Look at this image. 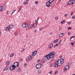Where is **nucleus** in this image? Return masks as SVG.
I'll list each match as a JSON object with an SVG mask.
<instances>
[{"label": "nucleus", "instance_id": "f257e3e1", "mask_svg": "<svg viewBox=\"0 0 75 75\" xmlns=\"http://www.w3.org/2000/svg\"><path fill=\"white\" fill-rule=\"evenodd\" d=\"M55 52H52L50 53H49V54L45 56L46 58H44L45 59V62L47 59H52V58H54L55 57Z\"/></svg>", "mask_w": 75, "mask_h": 75}, {"label": "nucleus", "instance_id": "f03ea898", "mask_svg": "<svg viewBox=\"0 0 75 75\" xmlns=\"http://www.w3.org/2000/svg\"><path fill=\"white\" fill-rule=\"evenodd\" d=\"M75 3V0H70L67 3V5H72Z\"/></svg>", "mask_w": 75, "mask_h": 75}, {"label": "nucleus", "instance_id": "7ed1b4c3", "mask_svg": "<svg viewBox=\"0 0 75 75\" xmlns=\"http://www.w3.org/2000/svg\"><path fill=\"white\" fill-rule=\"evenodd\" d=\"M42 64H37L36 66V68L37 69H39L40 68L42 67Z\"/></svg>", "mask_w": 75, "mask_h": 75}, {"label": "nucleus", "instance_id": "20e7f679", "mask_svg": "<svg viewBox=\"0 0 75 75\" xmlns=\"http://www.w3.org/2000/svg\"><path fill=\"white\" fill-rule=\"evenodd\" d=\"M13 65L15 68V67H18V62H16L13 64Z\"/></svg>", "mask_w": 75, "mask_h": 75}, {"label": "nucleus", "instance_id": "39448f33", "mask_svg": "<svg viewBox=\"0 0 75 75\" xmlns=\"http://www.w3.org/2000/svg\"><path fill=\"white\" fill-rule=\"evenodd\" d=\"M57 63H58V65L59 66L61 65H62V62H61V60H59L57 61Z\"/></svg>", "mask_w": 75, "mask_h": 75}, {"label": "nucleus", "instance_id": "423d86ee", "mask_svg": "<svg viewBox=\"0 0 75 75\" xmlns=\"http://www.w3.org/2000/svg\"><path fill=\"white\" fill-rule=\"evenodd\" d=\"M28 25L26 23H23L22 24V27L23 28H26L27 27Z\"/></svg>", "mask_w": 75, "mask_h": 75}, {"label": "nucleus", "instance_id": "0eeeda50", "mask_svg": "<svg viewBox=\"0 0 75 75\" xmlns=\"http://www.w3.org/2000/svg\"><path fill=\"white\" fill-rule=\"evenodd\" d=\"M15 68L14 67L13 65H12L10 67V69L11 70V71H13L14 69H15Z\"/></svg>", "mask_w": 75, "mask_h": 75}, {"label": "nucleus", "instance_id": "6e6552de", "mask_svg": "<svg viewBox=\"0 0 75 75\" xmlns=\"http://www.w3.org/2000/svg\"><path fill=\"white\" fill-rule=\"evenodd\" d=\"M51 5V3H50L49 2H47L46 3V6H47V7H50Z\"/></svg>", "mask_w": 75, "mask_h": 75}, {"label": "nucleus", "instance_id": "1a4fd4ad", "mask_svg": "<svg viewBox=\"0 0 75 75\" xmlns=\"http://www.w3.org/2000/svg\"><path fill=\"white\" fill-rule=\"evenodd\" d=\"M4 9V7L2 6H0V11H3Z\"/></svg>", "mask_w": 75, "mask_h": 75}, {"label": "nucleus", "instance_id": "9d476101", "mask_svg": "<svg viewBox=\"0 0 75 75\" xmlns=\"http://www.w3.org/2000/svg\"><path fill=\"white\" fill-rule=\"evenodd\" d=\"M37 51H35L33 52L32 53L33 56H35L36 54H37Z\"/></svg>", "mask_w": 75, "mask_h": 75}, {"label": "nucleus", "instance_id": "9b49d317", "mask_svg": "<svg viewBox=\"0 0 75 75\" xmlns=\"http://www.w3.org/2000/svg\"><path fill=\"white\" fill-rule=\"evenodd\" d=\"M28 59L30 61H32V60H33V59H32V57L31 56H28Z\"/></svg>", "mask_w": 75, "mask_h": 75}, {"label": "nucleus", "instance_id": "f8f14e48", "mask_svg": "<svg viewBox=\"0 0 75 75\" xmlns=\"http://www.w3.org/2000/svg\"><path fill=\"white\" fill-rule=\"evenodd\" d=\"M53 47V44L52 43L50 44L48 46L49 48H52V47Z\"/></svg>", "mask_w": 75, "mask_h": 75}, {"label": "nucleus", "instance_id": "ddd939ff", "mask_svg": "<svg viewBox=\"0 0 75 75\" xmlns=\"http://www.w3.org/2000/svg\"><path fill=\"white\" fill-rule=\"evenodd\" d=\"M58 63H57L56 62L55 64L54 65V67H55V68H57L58 66Z\"/></svg>", "mask_w": 75, "mask_h": 75}, {"label": "nucleus", "instance_id": "4468645a", "mask_svg": "<svg viewBox=\"0 0 75 75\" xmlns=\"http://www.w3.org/2000/svg\"><path fill=\"white\" fill-rule=\"evenodd\" d=\"M4 30H6L7 31H8V32H9V31H10V28H8L7 27L5 28Z\"/></svg>", "mask_w": 75, "mask_h": 75}, {"label": "nucleus", "instance_id": "2eb2a0df", "mask_svg": "<svg viewBox=\"0 0 75 75\" xmlns=\"http://www.w3.org/2000/svg\"><path fill=\"white\" fill-rule=\"evenodd\" d=\"M64 33H62L59 35V37H63V36H64Z\"/></svg>", "mask_w": 75, "mask_h": 75}, {"label": "nucleus", "instance_id": "dca6fc26", "mask_svg": "<svg viewBox=\"0 0 75 75\" xmlns=\"http://www.w3.org/2000/svg\"><path fill=\"white\" fill-rule=\"evenodd\" d=\"M59 60H61L60 62H62V64H63V63H64V59H60Z\"/></svg>", "mask_w": 75, "mask_h": 75}, {"label": "nucleus", "instance_id": "f3484780", "mask_svg": "<svg viewBox=\"0 0 75 75\" xmlns=\"http://www.w3.org/2000/svg\"><path fill=\"white\" fill-rule=\"evenodd\" d=\"M42 62L43 63H45V59L44 58H43L42 60Z\"/></svg>", "mask_w": 75, "mask_h": 75}, {"label": "nucleus", "instance_id": "a211bd4d", "mask_svg": "<svg viewBox=\"0 0 75 75\" xmlns=\"http://www.w3.org/2000/svg\"><path fill=\"white\" fill-rule=\"evenodd\" d=\"M4 71H7V70H8V67H5L4 68Z\"/></svg>", "mask_w": 75, "mask_h": 75}, {"label": "nucleus", "instance_id": "6ab92c4d", "mask_svg": "<svg viewBox=\"0 0 75 75\" xmlns=\"http://www.w3.org/2000/svg\"><path fill=\"white\" fill-rule=\"evenodd\" d=\"M14 27V25H10V26H9V27H10V28H13V27Z\"/></svg>", "mask_w": 75, "mask_h": 75}, {"label": "nucleus", "instance_id": "aec40b11", "mask_svg": "<svg viewBox=\"0 0 75 75\" xmlns=\"http://www.w3.org/2000/svg\"><path fill=\"white\" fill-rule=\"evenodd\" d=\"M54 1V0H49V2L51 4V3H52Z\"/></svg>", "mask_w": 75, "mask_h": 75}, {"label": "nucleus", "instance_id": "412c9836", "mask_svg": "<svg viewBox=\"0 0 75 75\" xmlns=\"http://www.w3.org/2000/svg\"><path fill=\"white\" fill-rule=\"evenodd\" d=\"M28 2L27 1L24 2L23 3V4H24L25 5V4H28Z\"/></svg>", "mask_w": 75, "mask_h": 75}, {"label": "nucleus", "instance_id": "4be33fe9", "mask_svg": "<svg viewBox=\"0 0 75 75\" xmlns=\"http://www.w3.org/2000/svg\"><path fill=\"white\" fill-rule=\"evenodd\" d=\"M67 67H68V66H65L64 67V71H67V70H68V69L67 68Z\"/></svg>", "mask_w": 75, "mask_h": 75}, {"label": "nucleus", "instance_id": "5701e85b", "mask_svg": "<svg viewBox=\"0 0 75 75\" xmlns=\"http://www.w3.org/2000/svg\"><path fill=\"white\" fill-rule=\"evenodd\" d=\"M58 39H57V40H55L53 42H54V43H56V42H58Z\"/></svg>", "mask_w": 75, "mask_h": 75}, {"label": "nucleus", "instance_id": "b1692460", "mask_svg": "<svg viewBox=\"0 0 75 75\" xmlns=\"http://www.w3.org/2000/svg\"><path fill=\"white\" fill-rule=\"evenodd\" d=\"M65 20H63V21H62L61 22V24H64V23H65Z\"/></svg>", "mask_w": 75, "mask_h": 75}, {"label": "nucleus", "instance_id": "393cba45", "mask_svg": "<svg viewBox=\"0 0 75 75\" xmlns=\"http://www.w3.org/2000/svg\"><path fill=\"white\" fill-rule=\"evenodd\" d=\"M21 71V68H19L18 69V72H20V71Z\"/></svg>", "mask_w": 75, "mask_h": 75}, {"label": "nucleus", "instance_id": "a878e982", "mask_svg": "<svg viewBox=\"0 0 75 75\" xmlns=\"http://www.w3.org/2000/svg\"><path fill=\"white\" fill-rule=\"evenodd\" d=\"M14 55V54L13 53L12 54H10V57H12Z\"/></svg>", "mask_w": 75, "mask_h": 75}, {"label": "nucleus", "instance_id": "bb28decb", "mask_svg": "<svg viewBox=\"0 0 75 75\" xmlns=\"http://www.w3.org/2000/svg\"><path fill=\"white\" fill-rule=\"evenodd\" d=\"M38 74H40L41 73V70H38Z\"/></svg>", "mask_w": 75, "mask_h": 75}, {"label": "nucleus", "instance_id": "cd10ccee", "mask_svg": "<svg viewBox=\"0 0 75 75\" xmlns=\"http://www.w3.org/2000/svg\"><path fill=\"white\" fill-rule=\"evenodd\" d=\"M6 65H9L10 64V63L8 62H6Z\"/></svg>", "mask_w": 75, "mask_h": 75}, {"label": "nucleus", "instance_id": "c85d7f7f", "mask_svg": "<svg viewBox=\"0 0 75 75\" xmlns=\"http://www.w3.org/2000/svg\"><path fill=\"white\" fill-rule=\"evenodd\" d=\"M30 61L28 59H26V62H29Z\"/></svg>", "mask_w": 75, "mask_h": 75}, {"label": "nucleus", "instance_id": "c756f323", "mask_svg": "<svg viewBox=\"0 0 75 75\" xmlns=\"http://www.w3.org/2000/svg\"><path fill=\"white\" fill-rule=\"evenodd\" d=\"M70 44L71 45H73L74 44V42H73L72 43H70Z\"/></svg>", "mask_w": 75, "mask_h": 75}, {"label": "nucleus", "instance_id": "7c9ffc66", "mask_svg": "<svg viewBox=\"0 0 75 75\" xmlns=\"http://www.w3.org/2000/svg\"><path fill=\"white\" fill-rule=\"evenodd\" d=\"M16 11V10H14V11H13L12 13L11 14V15H12V14H13V13H14V12H15V11Z\"/></svg>", "mask_w": 75, "mask_h": 75}, {"label": "nucleus", "instance_id": "2f4dec72", "mask_svg": "<svg viewBox=\"0 0 75 75\" xmlns=\"http://www.w3.org/2000/svg\"><path fill=\"white\" fill-rule=\"evenodd\" d=\"M71 29H72V28L71 27H69L68 28V30H71Z\"/></svg>", "mask_w": 75, "mask_h": 75}, {"label": "nucleus", "instance_id": "473e14b6", "mask_svg": "<svg viewBox=\"0 0 75 75\" xmlns=\"http://www.w3.org/2000/svg\"><path fill=\"white\" fill-rule=\"evenodd\" d=\"M17 34H18L17 33V32L15 33L14 35H17Z\"/></svg>", "mask_w": 75, "mask_h": 75}, {"label": "nucleus", "instance_id": "72a5a7b5", "mask_svg": "<svg viewBox=\"0 0 75 75\" xmlns=\"http://www.w3.org/2000/svg\"><path fill=\"white\" fill-rule=\"evenodd\" d=\"M32 26H33V27H34V28H35L36 27V26H35V24H33Z\"/></svg>", "mask_w": 75, "mask_h": 75}, {"label": "nucleus", "instance_id": "f704fd0d", "mask_svg": "<svg viewBox=\"0 0 75 75\" xmlns=\"http://www.w3.org/2000/svg\"><path fill=\"white\" fill-rule=\"evenodd\" d=\"M75 36L71 37L70 38V40H71V38H75Z\"/></svg>", "mask_w": 75, "mask_h": 75}, {"label": "nucleus", "instance_id": "c9c22d12", "mask_svg": "<svg viewBox=\"0 0 75 75\" xmlns=\"http://www.w3.org/2000/svg\"><path fill=\"white\" fill-rule=\"evenodd\" d=\"M72 18H73V19H75V16H72Z\"/></svg>", "mask_w": 75, "mask_h": 75}, {"label": "nucleus", "instance_id": "e433bc0d", "mask_svg": "<svg viewBox=\"0 0 75 75\" xmlns=\"http://www.w3.org/2000/svg\"><path fill=\"white\" fill-rule=\"evenodd\" d=\"M38 3V1H36L35 2V4H37Z\"/></svg>", "mask_w": 75, "mask_h": 75}, {"label": "nucleus", "instance_id": "4c0bfd02", "mask_svg": "<svg viewBox=\"0 0 75 75\" xmlns=\"http://www.w3.org/2000/svg\"><path fill=\"white\" fill-rule=\"evenodd\" d=\"M24 50H25V49H23V50H21V52H23V51H24Z\"/></svg>", "mask_w": 75, "mask_h": 75}, {"label": "nucleus", "instance_id": "58836bf2", "mask_svg": "<svg viewBox=\"0 0 75 75\" xmlns=\"http://www.w3.org/2000/svg\"><path fill=\"white\" fill-rule=\"evenodd\" d=\"M42 30V28H40L39 29V30H40V31H41V30Z\"/></svg>", "mask_w": 75, "mask_h": 75}, {"label": "nucleus", "instance_id": "ea45409f", "mask_svg": "<svg viewBox=\"0 0 75 75\" xmlns=\"http://www.w3.org/2000/svg\"><path fill=\"white\" fill-rule=\"evenodd\" d=\"M58 72H57V71H56L54 72V74H57Z\"/></svg>", "mask_w": 75, "mask_h": 75}, {"label": "nucleus", "instance_id": "a19ab883", "mask_svg": "<svg viewBox=\"0 0 75 75\" xmlns=\"http://www.w3.org/2000/svg\"><path fill=\"white\" fill-rule=\"evenodd\" d=\"M71 22H69L67 23V24H71Z\"/></svg>", "mask_w": 75, "mask_h": 75}, {"label": "nucleus", "instance_id": "79ce46f5", "mask_svg": "<svg viewBox=\"0 0 75 75\" xmlns=\"http://www.w3.org/2000/svg\"><path fill=\"white\" fill-rule=\"evenodd\" d=\"M68 35H70L71 32H68Z\"/></svg>", "mask_w": 75, "mask_h": 75}, {"label": "nucleus", "instance_id": "37998d69", "mask_svg": "<svg viewBox=\"0 0 75 75\" xmlns=\"http://www.w3.org/2000/svg\"><path fill=\"white\" fill-rule=\"evenodd\" d=\"M28 28H31V26H30L29 25L28 26Z\"/></svg>", "mask_w": 75, "mask_h": 75}, {"label": "nucleus", "instance_id": "c03bdc74", "mask_svg": "<svg viewBox=\"0 0 75 75\" xmlns=\"http://www.w3.org/2000/svg\"><path fill=\"white\" fill-rule=\"evenodd\" d=\"M66 67H67V68H68H68H69V66H66Z\"/></svg>", "mask_w": 75, "mask_h": 75}, {"label": "nucleus", "instance_id": "a18cd8bd", "mask_svg": "<svg viewBox=\"0 0 75 75\" xmlns=\"http://www.w3.org/2000/svg\"><path fill=\"white\" fill-rule=\"evenodd\" d=\"M68 16V14H66L64 15V17H67Z\"/></svg>", "mask_w": 75, "mask_h": 75}, {"label": "nucleus", "instance_id": "49530a36", "mask_svg": "<svg viewBox=\"0 0 75 75\" xmlns=\"http://www.w3.org/2000/svg\"><path fill=\"white\" fill-rule=\"evenodd\" d=\"M55 45L56 46H58V43H57Z\"/></svg>", "mask_w": 75, "mask_h": 75}, {"label": "nucleus", "instance_id": "de8ad7c7", "mask_svg": "<svg viewBox=\"0 0 75 75\" xmlns=\"http://www.w3.org/2000/svg\"><path fill=\"white\" fill-rule=\"evenodd\" d=\"M58 17H56L55 18V20H58Z\"/></svg>", "mask_w": 75, "mask_h": 75}, {"label": "nucleus", "instance_id": "09e8293b", "mask_svg": "<svg viewBox=\"0 0 75 75\" xmlns=\"http://www.w3.org/2000/svg\"><path fill=\"white\" fill-rule=\"evenodd\" d=\"M36 24H38V22H37V20H36L35 21Z\"/></svg>", "mask_w": 75, "mask_h": 75}, {"label": "nucleus", "instance_id": "8fccbe9b", "mask_svg": "<svg viewBox=\"0 0 75 75\" xmlns=\"http://www.w3.org/2000/svg\"><path fill=\"white\" fill-rule=\"evenodd\" d=\"M62 29V28L60 27H59V30H61Z\"/></svg>", "mask_w": 75, "mask_h": 75}, {"label": "nucleus", "instance_id": "3c124183", "mask_svg": "<svg viewBox=\"0 0 75 75\" xmlns=\"http://www.w3.org/2000/svg\"><path fill=\"white\" fill-rule=\"evenodd\" d=\"M27 66V63H25L24 65V67H26Z\"/></svg>", "mask_w": 75, "mask_h": 75}, {"label": "nucleus", "instance_id": "603ef678", "mask_svg": "<svg viewBox=\"0 0 75 75\" xmlns=\"http://www.w3.org/2000/svg\"><path fill=\"white\" fill-rule=\"evenodd\" d=\"M40 61V60H38V62H39Z\"/></svg>", "mask_w": 75, "mask_h": 75}, {"label": "nucleus", "instance_id": "864d4df0", "mask_svg": "<svg viewBox=\"0 0 75 75\" xmlns=\"http://www.w3.org/2000/svg\"><path fill=\"white\" fill-rule=\"evenodd\" d=\"M29 26L31 27L32 26V25L31 24H30L29 25Z\"/></svg>", "mask_w": 75, "mask_h": 75}, {"label": "nucleus", "instance_id": "5fc2aeb1", "mask_svg": "<svg viewBox=\"0 0 75 75\" xmlns=\"http://www.w3.org/2000/svg\"><path fill=\"white\" fill-rule=\"evenodd\" d=\"M22 8V6H21L20 8L19 9L21 10Z\"/></svg>", "mask_w": 75, "mask_h": 75}, {"label": "nucleus", "instance_id": "6e6d98bb", "mask_svg": "<svg viewBox=\"0 0 75 75\" xmlns=\"http://www.w3.org/2000/svg\"><path fill=\"white\" fill-rule=\"evenodd\" d=\"M59 58H62V56H60V57H59Z\"/></svg>", "mask_w": 75, "mask_h": 75}, {"label": "nucleus", "instance_id": "4d7b16f0", "mask_svg": "<svg viewBox=\"0 0 75 75\" xmlns=\"http://www.w3.org/2000/svg\"><path fill=\"white\" fill-rule=\"evenodd\" d=\"M35 27H37V25L36 24H35Z\"/></svg>", "mask_w": 75, "mask_h": 75}, {"label": "nucleus", "instance_id": "13d9d810", "mask_svg": "<svg viewBox=\"0 0 75 75\" xmlns=\"http://www.w3.org/2000/svg\"><path fill=\"white\" fill-rule=\"evenodd\" d=\"M61 40L59 42V44H60V42H61Z\"/></svg>", "mask_w": 75, "mask_h": 75}, {"label": "nucleus", "instance_id": "bf43d9fd", "mask_svg": "<svg viewBox=\"0 0 75 75\" xmlns=\"http://www.w3.org/2000/svg\"><path fill=\"white\" fill-rule=\"evenodd\" d=\"M73 14V12H72L71 13V16H72V15Z\"/></svg>", "mask_w": 75, "mask_h": 75}, {"label": "nucleus", "instance_id": "052dcab7", "mask_svg": "<svg viewBox=\"0 0 75 75\" xmlns=\"http://www.w3.org/2000/svg\"><path fill=\"white\" fill-rule=\"evenodd\" d=\"M20 10H21L19 9V10L18 11V12H19V11H20Z\"/></svg>", "mask_w": 75, "mask_h": 75}, {"label": "nucleus", "instance_id": "680f3d73", "mask_svg": "<svg viewBox=\"0 0 75 75\" xmlns=\"http://www.w3.org/2000/svg\"><path fill=\"white\" fill-rule=\"evenodd\" d=\"M54 61V59H52V60H51V61Z\"/></svg>", "mask_w": 75, "mask_h": 75}, {"label": "nucleus", "instance_id": "e2e57ef3", "mask_svg": "<svg viewBox=\"0 0 75 75\" xmlns=\"http://www.w3.org/2000/svg\"><path fill=\"white\" fill-rule=\"evenodd\" d=\"M50 67H52V64H50Z\"/></svg>", "mask_w": 75, "mask_h": 75}, {"label": "nucleus", "instance_id": "0e129e2a", "mask_svg": "<svg viewBox=\"0 0 75 75\" xmlns=\"http://www.w3.org/2000/svg\"><path fill=\"white\" fill-rule=\"evenodd\" d=\"M49 74H52V73H51V72H49Z\"/></svg>", "mask_w": 75, "mask_h": 75}, {"label": "nucleus", "instance_id": "69168bd1", "mask_svg": "<svg viewBox=\"0 0 75 75\" xmlns=\"http://www.w3.org/2000/svg\"><path fill=\"white\" fill-rule=\"evenodd\" d=\"M55 46H56L55 45H54V46H53V47L54 48H55Z\"/></svg>", "mask_w": 75, "mask_h": 75}, {"label": "nucleus", "instance_id": "338daca9", "mask_svg": "<svg viewBox=\"0 0 75 75\" xmlns=\"http://www.w3.org/2000/svg\"><path fill=\"white\" fill-rule=\"evenodd\" d=\"M71 64H72V63H70L69 65H71Z\"/></svg>", "mask_w": 75, "mask_h": 75}, {"label": "nucleus", "instance_id": "774afa93", "mask_svg": "<svg viewBox=\"0 0 75 75\" xmlns=\"http://www.w3.org/2000/svg\"><path fill=\"white\" fill-rule=\"evenodd\" d=\"M72 75H75V74H73Z\"/></svg>", "mask_w": 75, "mask_h": 75}]
</instances>
